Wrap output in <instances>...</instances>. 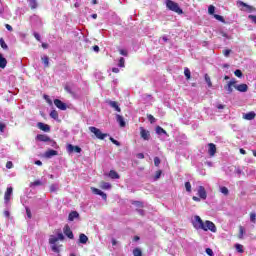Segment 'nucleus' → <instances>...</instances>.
<instances>
[{"instance_id":"nucleus-1","label":"nucleus","mask_w":256,"mask_h":256,"mask_svg":"<svg viewBox=\"0 0 256 256\" xmlns=\"http://www.w3.org/2000/svg\"><path fill=\"white\" fill-rule=\"evenodd\" d=\"M193 227H195L196 229H201L202 231H211V233H217V226H215V223L209 220L203 222V220L199 216L194 217Z\"/></svg>"},{"instance_id":"nucleus-2","label":"nucleus","mask_w":256,"mask_h":256,"mask_svg":"<svg viewBox=\"0 0 256 256\" xmlns=\"http://www.w3.org/2000/svg\"><path fill=\"white\" fill-rule=\"evenodd\" d=\"M65 236L63 233H58L56 235H50L49 237V245H51V249L54 253H59L61 251V245L57 244V241H64Z\"/></svg>"},{"instance_id":"nucleus-3","label":"nucleus","mask_w":256,"mask_h":256,"mask_svg":"<svg viewBox=\"0 0 256 256\" xmlns=\"http://www.w3.org/2000/svg\"><path fill=\"white\" fill-rule=\"evenodd\" d=\"M166 7L169 11H173L174 13H178V15H182L183 10L179 7V4L173 2L172 0H166Z\"/></svg>"},{"instance_id":"nucleus-4","label":"nucleus","mask_w":256,"mask_h":256,"mask_svg":"<svg viewBox=\"0 0 256 256\" xmlns=\"http://www.w3.org/2000/svg\"><path fill=\"white\" fill-rule=\"evenodd\" d=\"M89 131H90L91 133H94V134H95V137H97V139L103 140V139H105V137H107V134L101 132V130H100L99 128H97V127L90 126V127H89Z\"/></svg>"},{"instance_id":"nucleus-5","label":"nucleus","mask_w":256,"mask_h":256,"mask_svg":"<svg viewBox=\"0 0 256 256\" xmlns=\"http://www.w3.org/2000/svg\"><path fill=\"white\" fill-rule=\"evenodd\" d=\"M140 135L144 141H149V139H151V134L143 127L140 128Z\"/></svg>"},{"instance_id":"nucleus-6","label":"nucleus","mask_w":256,"mask_h":256,"mask_svg":"<svg viewBox=\"0 0 256 256\" xmlns=\"http://www.w3.org/2000/svg\"><path fill=\"white\" fill-rule=\"evenodd\" d=\"M54 105L60 109L61 111H66L67 110V104L63 103V101L59 99L54 100Z\"/></svg>"},{"instance_id":"nucleus-7","label":"nucleus","mask_w":256,"mask_h":256,"mask_svg":"<svg viewBox=\"0 0 256 256\" xmlns=\"http://www.w3.org/2000/svg\"><path fill=\"white\" fill-rule=\"evenodd\" d=\"M11 195H13V187H8L4 195V201L6 204L11 201Z\"/></svg>"},{"instance_id":"nucleus-8","label":"nucleus","mask_w":256,"mask_h":256,"mask_svg":"<svg viewBox=\"0 0 256 256\" xmlns=\"http://www.w3.org/2000/svg\"><path fill=\"white\" fill-rule=\"evenodd\" d=\"M235 85H237V81L232 79L230 82H228L227 86H225L226 91L229 94L233 93V87L235 88Z\"/></svg>"},{"instance_id":"nucleus-9","label":"nucleus","mask_w":256,"mask_h":256,"mask_svg":"<svg viewBox=\"0 0 256 256\" xmlns=\"http://www.w3.org/2000/svg\"><path fill=\"white\" fill-rule=\"evenodd\" d=\"M234 89H236L240 93H247L249 86H247V84H239V85L235 84Z\"/></svg>"},{"instance_id":"nucleus-10","label":"nucleus","mask_w":256,"mask_h":256,"mask_svg":"<svg viewBox=\"0 0 256 256\" xmlns=\"http://www.w3.org/2000/svg\"><path fill=\"white\" fill-rule=\"evenodd\" d=\"M216 153H217V147L215 146V144L213 143L208 144V154L210 155V157H215Z\"/></svg>"},{"instance_id":"nucleus-11","label":"nucleus","mask_w":256,"mask_h":256,"mask_svg":"<svg viewBox=\"0 0 256 256\" xmlns=\"http://www.w3.org/2000/svg\"><path fill=\"white\" fill-rule=\"evenodd\" d=\"M38 129H40L41 131H45V133H49V131H51V127H49V125L43 123V122H39L37 124Z\"/></svg>"},{"instance_id":"nucleus-12","label":"nucleus","mask_w":256,"mask_h":256,"mask_svg":"<svg viewBox=\"0 0 256 256\" xmlns=\"http://www.w3.org/2000/svg\"><path fill=\"white\" fill-rule=\"evenodd\" d=\"M91 191L95 194V195H100V197H102V199H104V201H107V194H105L103 191L97 189V188H91Z\"/></svg>"},{"instance_id":"nucleus-13","label":"nucleus","mask_w":256,"mask_h":256,"mask_svg":"<svg viewBox=\"0 0 256 256\" xmlns=\"http://www.w3.org/2000/svg\"><path fill=\"white\" fill-rule=\"evenodd\" d=\"M198 196L200 197V199H207V191H205V187H198Z\"/></svg>"},{"instance_id":"nucleus-14","label":"nucleus","mask_w":256,"mask_h":256,"mask_svg":"<svg viewBox=\"0 0 256 256\" xmlns=\"http://www.w3.org/2000/svg\"><path fill=\"white\" fill-rule=\"evenodd\" d=\"M64 231V235H66V237H68V239H73V231H71V228L69 227V225L64 226L63 228Z\"/></svg>"},{"instance_id":"nucleus-15","label":"nucleus","mask_w":256,"mask_h":256,"mask_svg":"<svg viewBox=\"0 0 256 256\" xmlns=\"http://www.w3.org/2000/svg\"><path fill=\"white\" fill-rule=\"evenodd\" d=\"M36 139L37 141H41L43 143H48V141H51V138L45 134H38Z\"/></svg>"},{"instance_id":"nucleus-16","label":"nucleus","mask_w":256,"mask_h":256,"mask_svg":"<svg viewBox=\"0 0 256 256\" xmlns=\"http://www.w3.org/2000/svg\"><path fill=\"white\" fill-rule=\"evenodd\" d=\"M59 155V152H57V150H47L44 153V157H46V159H51V157H55Z\"/></svg>"},{"instance_id":"nucleus-17","label":"nucleus","mask_w":256,"mask_h":256,"mask_svg":"<svg viewBox=\"0 0 256 256\" xmlns=\"http://www.w3.org/2000/svg\"><path fill=\"white\" fill-rule=\"evenodd\" d=\"M67 151L68 153H73V151H75V153H81V147L73 146L72 144H69L67 146Z\"/></svg>"},{"instance_id":"nucleus-18","label":"nucleus","mask_w":256,"mask_h":256,"mask_svg":"<svg viewBox=\"0 0 256 256\" xmlns=\"http://www.w3.org/2000/svg\"><path fill=\"white\" fill-rule=\"evenodd\" d=\"M107 103L110 105V107H112V109H115V111L121 113V107H119V103L111 100L107 101Z\"/></svg>"},{"instance_id":"nucleus-19","label":"nucleus","mask_w":256,"mask_h":256,"mask_svg":"<svg viewBox=\"0 0 256 256\" xmlns=\"http://www.w3.org/2000/svg\"><path fill=\"white\" fill-rule=\"evenodd\" d=\"M240 5L244 7L242 11H246L247 13H253V11H255V8H253V6L247 5L245 2H240Z\"/></svg>"},{"instance_id":"nucleus-20","label":"nucleus","mask_w":256,"mask_h":256,"mask_svg":"<svg viewBox=\"0 0 256 256\" xmlns=\"http://www.w3.org/2000/svg\"><path fill=\"white\" fill-rule=\"evenodd\" d=\"M255 117H256V114H255V112H248V113H246V114H244V116H243V119H246V121H253V119H255Z\"/></svg>"},{"instance_id":"nucleus-21","label":"nucleus","mask_w":256,"mask_h":256,"mask_svg":"<svg viewBox=\"0 0 256 256\" xmlns=\"http://www.w3.org/2000/svg\"><path fill=\"white\" fill-rule=\"evenodd\" d=\"M87 241H89V237H87V235L85 234L79 235V243H81L82 245H87Z\"/></svg>"},{"instance_id":"nucleus-22","label":"nucleus","mask_w":256,"mask_h":256,"mask_svg":"<svg viewBox=\"0 0 256 256\" xmlns=\"http://www.w3.org/2000/svg\"><path fill=\"white\" fill-rule=\"evenodd\" d=\"M5 67H7V59L0 54V69H5Z\"/></svg>"},{"instance_id":"nucleus-23","label":"nucleus","mask_w":256,"mask_h":256,"mask_svg":"<svg viewBox=\"0 0 256 256\" xmlns=\"http://www.w3.org/2000/svg\"><path fill=\"white\" fill-rule=\"evenodd\" d=\"M116 120H117V123H119L120 127H125V119H123V116L117 114Z\"/></svg>"},{"instance_id":"nucleus-24","label":"nucleus","mask_w":256,"mask_h":256,"mask_svg":"<svg viewBox=\"0 0 256 256\" xmlns=\"http://www.w3.org/2000/svg\"><path fill=\"white\" fill-rule=\"evenodd\" d=\"M79 217V213L77 211H73L69 214L68 219L69 221H75Z\"/></svg>"},{"instance_id":"nucleus-25","label":"nucleus","mask_w":256,"mask_h":256,"mask_svg":"<svg viewBox=\"0 0 256 256\" xmlns=\"http://www.w3.org/2000/svg\"><path fill=\"white\" fill-rule=\"evenodd\" d=\"M29 3V7H31V9H37L38 4H37V0H28Z\"/></svg>"},{"instance_id":"nucleus-26","label":"nucleus","mask_w":256,"mask_h":256,"mask_svg":"<svg viewBox=\"0 0 256 256\" xmlns=\"http://www.w3.org/2000/svg\"><path fill=\"white\" fill-rule=\"evenodd\" d=\"M109 177H110L111 179H119V174H118L115 170H111V171L109 172Z\"/></svg>"},{"instance_id":"nucleus-27","label":"nucleus","mask_w":256,"mask_h":256,"mask_svg":"<svg viewBox=\"0 0 256 256\" xmlns=\"http://www.w3.org/2000/svg\"><path fill=\"white\" fill-rule=\"evenodd\" d=\"M156 133L157 135H167V131H165V129H163L162 127L158 126L156 128Z\"/></svg>"},{"instance_id":"nucleus-28","label":"nucleus","mask_w":256,"mask_h":256,"mask_svg":"<svg viewBox=\"0 0 256 256\" xmlns=\"http://www.w3.org/2000/svg\"><path fill=\"white\" fill-rule=\"evenodd\" d=\"M50 117H51L52 119H55V121H57V120L59 119V113H58L56 110H52V111L50 112Z\"/></svg>"},{"instance_id":"nucleus-29","label":"nucleus","mask_w":256,"mask_h":256,"mask_svg":"<svg viewBox=\"0 0 256 256\" xmlns=\"http://www.w3.org/2000/svg\"><path fill=\"white\" fill-rule=\"evenodd\" d=\"M101 189H111V184L109 182H101Z\"/></svg>"},{"instance_id":"nucleus-30","label":"nucleus","mask_w":256,"mask_h":256,"mask_svg":"<svg viewBox=\"0 0 256 256\" xmlns=\"http://www.w3.org/2000/svg\"><path fill=\"white\" fill-rule=\"evenodd\" d=\"M51 193H56V191H59V184H52L50 186Z\"/></svg>"},{"instance_id":"nucleus-31","label":"nucleus","mask_w":256,"mask_h":256,"mask_svg":"<svg viewBox=\"0 0 256 256\" xmlns=\"http://www.w3.org/2000/svg\"><path fill=\"white\" fill-rule=\"evenodd\" d=\"M184 75H185L186 79H191V70H189V68H185Z\"/></svg>"},{"instance_id":"nucleus-32","label":"nucleus","mask_w":256,"mask_h":256,"mask_svg":"<svg viewBox=\"0 0 256 256\" xmlns=\"http://www.w3.org/2000/svg\"><path fill=\"white\" fill-rule=\"evenodd\" d=\"M42 61L44 63V67H49V57L48 56H43Z\"/></svg>"},{"instance_id":"nucleus-33","label":"nucleus","mask_w":256,"mask_h":256,"mask_svg":"<svg viewBox=\"0 0 256 256\" xmlns=\"http://www.w3.org/2000/svg\"><path fill=\"white\" fill-rule=\"evenodd\" d=\"M205 81L208 87H213V83H211V77H209L207 74H205Z\"/></svg>"},{"instance_id":"nucleus-34","label":"nucleus","mask_w":256,"mask_h":256,"mask_svg":"<svg viewBox=\"0 0 256 256\" xmlns=\"http://www.w3.org/2000/svg\"><path fill=\"white\" fill-rule=\"evenodd\" d=\"M220 192L223 194V195H229V189L225 186H222L220 188Z\"/></svg>"},{"instance_id":"nucleus-35","label":"nucleus","mask_w":256,"mask_h":256,"mask_svg":"<svg viewBox=\"0 0 256 256\" xmlns=\"http://www.w3.org/2000/svg\"><path fill=\"white\" fill-rule=\"evenodd\" d=\"M133 255L134 256H142L143 253L141 252V249L136 248V249L133 250Z\"/></svg>"},{"instance_id":"nucleus-36","label":"nucleus","mask_w":256,"mask_h":256,"mask_svg":"<svg viewBox=\"0 0 256 256\" xmlns=\"http://www.w3.org/2000/svg\"><path fill=\"white\" fill-rule=\"evenodd\" d=\"M208 13H209V15H214L215 14V6L210 5L208 7Z\"/></svg>"},{"instance_id":"nucleus-37","label":"nucleus","mask_w":256,"mask_h":256,"mask_svg":"<svg viewBox=\"0 0 256 256\" xmlns=\"http://www.w3.org/2000/svg\"><path fill=\"white\" fill-rule=\"evenodd\" d=\"M245 233V228H243V226L239 227V238L243 239V235Z\"/></svg>"},{"instance_id":"nucleus-38","label":"nucleus","mask_w":256,"mask_h":256,"mask_svg":"<svg viewBox=\"0 0 256 256\" xmlns=\"http://www.w3.org/2000/svg\"><path fill=\"white\" fill-rule=\"evenodd\" d=\"M3 13H5V8H3V1L0 0V17H3Z\"/></svg>"},{"instance_id":"nucleus-39","label":"nucleus","mask_w":256,"mask_h":256,"mask_svg":"<svg viewBox=\"0 0 256 256\" xmlns=\"http://www.w3.org/2000/svg\"><path fill=\"white\" fill-rule=\"evenodd\" d=\"M185 189L188 193H191V182H186L185 183Z\"/></svg>"},{"instance_id":"nucleus-40","label":"nucleus","mask_w":256,"mask_h":256,"mask_svg":"<svg viewBox=\"0 0 256 256\" xmlns=\"http://www.w3.org/2000/svg\"><path fill=\"white\" fill-rule=\"evenodd\" d=\"M0 45L2 49H7V43H5V40L3 38L0 39Z\"/></svg>"},{"instance_id":"nucleus-41","label":"nucleus","mask_w":256,"mask_h":256,"mask_svg":"<svg viewBox=\"0 0 256 256\" xmlns=\"http://www.w3.org/2000/svg\"><path fill=\"white\" fill-rule=\"evenodd\" d=\"M236 250L238 251V253H243V245L236 244Z\"/></svg>"},{"instance_id":"nucleus-42","label":"nucleus","mask_w":256,"mask_h":256,"mask_svg":"<svg viewBox=\"0 0 256 256\" xmlns=\"http://www.w3.org/2000/svg\"><path fill=\"white\" fill-rule=\"evenodd\" d=\"M160 164H161V160L159 159V157H155V158H154V165H155L156 167H159Z\"/></svg>"},{"instance_id":"nucleus-43","label":"nucleus","mask_w":256,"mask_h":256,"mask_svg":"<svg viewBox=\"0 0 256 256\" xmlns=\"http://www.w3.org/2000/svg\"><path fill=\"white\" fill-rule=\"evenodd\" d=\"M234 74L236 77H243V72H241L239 69L235 70Z\"/></svg>"},{"instance_id":"nucleus-44","label":"nucleus","mask_w":256,"mask_h":256,"mask_svg":"<svg viewBox=\"0 0 256 256\" xmlns=\"http://www.w3.org/2000/svg\"><path fill=\"white\" fill-rule=\"evenodd\" d=\"M44 99L49 105H53V101L51 100V98H49V96L44 95Z\"/></svg>"},{"instance_id":"nucleus-45","label":"nucleus","mask_w":256,"mask_h":256,"mask_svg":"<svg viewBox=\"0 0 256 256\" xmlns=\"http://www.w3.org/2000/svg\"><path fill=\"white\" fill-rule=\"evenodd\" d=\"M110 141H111L114 145H117V147L121 146V143H119V141L115 140L113 137H110Z\"/></svg>"},{"instance_id":"nucleus-46","label":"nucleus","mask_w":256,"mask_h":256,"mask_svg":"<svg viewBox=\"0 0 256 256\" xmlns=\"http://www.w3.org/2000/svg\"><path fill=\"white\" fill-rule=\"evenodd\" d=\"M118 65H119L120 67H125V58H123V57L120 58Z\"/></svg>"},{"instance_id":"nucleus-47","label":"nucleus","mask_w":256,"mask_h":256,"mask_svg":"<svg viewBox=\"0 0 256 256\" xmlns=\"http://www.w3.org/2000/svg\"><path fill=\"white\" fill-rule=\"evenodd\" d=\"M5 127H7L5 123H0V133H5Z\"/></svg>"},{"instance_id":"nucleus-48","label":"nucleus","mask_w":256,"mask_h":256,"mask_svg":"<svg viewBox=\"0 0 256 256\" xmlns=\"http://www.w3.org/2000/svg\"><path fill=\"white\" fill-rule=\"evenodd\" d=\"M250 221H251L252 223H255V221H256V214H255V213H251V214H250Z\"/></svg>"},{"instance_id":"nucleus-49","label":"nucleus","mask_w":256,"mask_h":256,"mask_svg":"<svg viewBox=\"0 0 256 256\" xmlns=\"http://www.w3.org/2000/svg\"><path fill=\"white\" fill-rule=\"evenodd\" d=\"M147 117H148V120L150 121V123H155L156 119L153 115L149 114Z\"/></svg>"},{"instance_id":"nucleus-50","label":"nucleus","mask_w":256,"mask_h":256,"mask_svg":"<svg viewBox=\"0 0 256 256\" xmlns=\"http://www.w3.org/2000/svg\"><path fill=\"white\" fill-rule=\"evenodd\" d=\"M26 215L28 219H31L32 215H31V209H29V207H26Z\"/></svg>"},{"instance_id":"nucleus-51","label":"nucleus","mask_w":256,"mask_h":256,"mask_svg":"<svg viewBox=\"0 0 256 256\" xmlns=\"http://www.w3.org/2000/svg\"><path fill=\"white\" fill-rule=\"evenodd\" d=\"M6 169H13V162L8 161V162L6 163Z\"/></svg>"},{"instance_id":"nucleus-52","label":"nucleus","mask_w":256,"mask_h":256,"mask_svg":"<svg viewBox=\"0 0 256 256\" xmlns=\"http://www.w3.org/2000/svg\"><path fill=\"white\" fill-rule=\"evenodd\" d=\"M248 19H251V21H252L253 23H255V25H256V16H254V15H249V16H248Z\"/></svg>"},{"instance_id":"nucleus-53","label":"nucleus","mask_w":256,"mask_h":256,"mask_svg":"<svg viewBox=\"0 0 256 256\" xmlns=\"http://www.w3.org/2000/svg\"><path fill=\"white\" fill-rule=\"evenodd\" d=\"M214 17L217 19V21H223V16L214 14Z\"/></svg>"},{"instance_id":"nucleus-54","label":"nucleus","mask_w":256,"mask_h":256,"mask_svg":"<svg viewBox=\"0 0 256 256\" xmlns=\"http://www.w3.org/2000/svg\"><path fill=\"white\" fill-rule=\"evenodd\" d=\"M223 55L229 57V55H231V50H224Z\"/></svg>"},{"instance_id":"nucleus-55","label":"nucleus","mask_w":256,"mask_h":256,"mask_svg":"<svg viewBox=\"0 0 256 256\" xmlns=\"http://www.w3.org/2000/svg\"><path fill=\"white\" fill-rule=\"evenodd\" d=\"M206 253H207V255H209V256H213V250H211V248H207V249H206Z\"/></svg>"},{"instance_id":"nucleus-56","label":"nucleus","mask_w":256,"mask_h":256,"mask_svg":"<svg viewBox=\"0 0 256 256\" xmlns=\"http://www.w3.org/2000/svg\"><path fill=\"white\" fill-rule=\"evenodd\" d=\"M32 185H34L35 187L39 186V185H42L41 181L40 180H36L32 183Z\"/></svg>"},{"instance_id":"nucleus-57","label":"nucleus","mask_w":256,"mask_h":256,"mask_svg":"<svg viewBox=\"0 0 256 256\" xmlns=\"http://www.w3.org/2000/svg\"><path fill=\"white\" fill-rule=\"evenodd\" d=\"M120 55H123L124 57H127V50H120Z\"/></svg>"},{"instance_id":"nucleus-58","label":"nucleus","mask_w":256,"mask_h":256,"mask_svg":"<svg viewBox=\"0 0 256 256\" xmlns=\"http://www.w3.org/2000/svg\"><path fill=\"white\" fill-rule=\"evenodd\" d=\"M137 158L138 159H145V155L143 153H138Z\"/></svg>"},{"instance_id":"nucleus-59","label":"nucleus","mask_w":256,"mask_h":256,"mask_svg":"<svg viewBox=\"0 0 256 256\" xmlns=\"http://www.w3.org/2000/svg\"><path fill=\"white\" fill-rule=\"evenodd\" d=\"M34 37L35 39H37V41H41V36L39 35V33H34Z\"/></svg>"},{"instance_id":"nucleus-60","label":"nucleus","mask_w":256,"mask_h":256,"mask_svg":"<svg viewBox=\"0 0 256 256\" xmlns=\"http://www.w3.org/2000/svg\"><path fill=\"white\" fill-rule=\"evenodd\" d=\"M134 205H136V207H143V203L139 201L134 202Z\"/></svg>"},{"instance_id":"nucleus-61","label":"nucleus","mask_w":256,"mask_h":256,"mask_svg":"<svg viewBox=\"0 0 256 256\" xmlns=\"http://www.w3.org/2000/svg\"><path fill=\"white\" fill-rule=\"evenodd\" d=\"M5 27L8 31H13V27L11 25L6 24Z\"/></svg>"},{"instance_id":"nucleus-62","label":"nucleus","mask_w":256,"mask_h":256,"mask_svg":"<svg viewBox=\"0 0 256 256\" xmlns=\"http://www.w3.org/2000/svg\"><path fill=\"white\" fill-rule=\"evenodd\" d=\"M35 165H38L39 167H41V165H43V162H41V160H37L35 161Z\"/></svg>"},{"instance_id":"nucleus-63","label":"nucleus","mask_w":256,"mask_h":256,"mask_svg":"<svg viewBox=\"0 0 256 256\" xmlns=\"http://www.w3.org/2000/svg\"><path fill=\"white\" fill-rule=\"evenodd\" d=\"M160 177H161V171H157L155 178H156V179H159Z\"/></svg>"},{"instance_id":"nucleus-64","label":"nucleus","mask_w":256,"mask_h":256,"mask_svg":"<svg viewBox=\"0 0 256 256\" xmlns=\"http://www.w3.org/2000/svg\"><path fill=\"white\" fill-rule=\"evenodd\" d=\"M93 50H94L96 53H99V46H97V45L94 46V47H93Z\"/></svg>"}]
</instances>
